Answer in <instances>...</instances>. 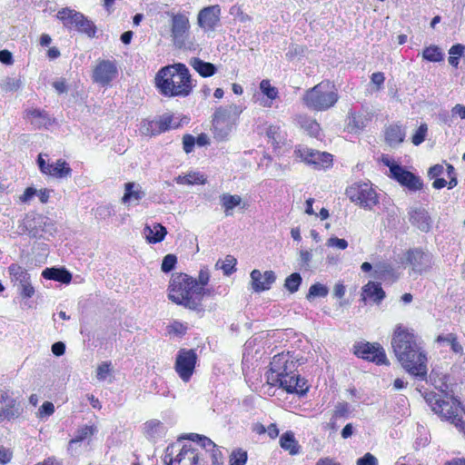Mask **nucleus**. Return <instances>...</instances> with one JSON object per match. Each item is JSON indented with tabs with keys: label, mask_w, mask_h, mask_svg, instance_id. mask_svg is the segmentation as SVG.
I'll use <instances>...</instances> for the list:
<instances>
[{
	"label": "nucleus",
	"mask_w": 465,
	"mask_h": 465,
	"mask_svg": "<svg viewBox=\"0 0 465 465\" xmlns=\"http://www.w3.org/2000/svg\"><path fill=\"white\" fill-rule=\"evenodd\" d=\"M391 347L397 360L408 372L421 380L426 377L427 358L413 332L401 324L397 325L392 335Z\"/></svg>",
	"instance_id": "1"
},
{
	"label": "nucleus",
	"mask_w": 465,
	"mask_h": 465,
	"mask_svg": "<svg viewBox=\"0 0 465 465\" xmlns=\"http://www.w3.org/2000/svg\"><path fill=\"white\" fill-rule=\"evenodd\" d=\"M155 86L164 96L186 97L192 93L194 84L186 65L177 63L163 66L157 72Z\"/></svg>",
	"instance_id": "2"
},
{
	"label": "nucleus",
	"mask_w": 465,
	"mask_h": 465,
	"mask_svg": "<svg viewBox=\"0 0 465 465\" xmlns=\"http://www.w3.org/2000/svg\"><path fill=\"white\" fill-rule=\"evenodd\" d=\"M339 95L329 81L321 82L306 91L303 95L304 104L317 111L328 110L337 103Z\"/></svg>",
	"instance_id": "3"
},
{
	"label": "nucleus",
	"mask_w": 465,
	"mask_h": 465,
	"mask_svg": "<svg viewBox=\"0 0 465 465\" xmlns=\"http://www.w3.org/2000/svg\"><path fill=\"white\" fill-rule=\"evenodd\" d=\"M242 112V108L234 104L216 108L213 116L215 139L219 141L227 139Z\"/></svg>",
	"instance_id": "4"
},
{
	"label": "nucleus",
	"mask_w": 465,
	"mask_h": 465,
	"mask_svg": "<svg viewBox=\"0 0 465 465\" xmlns=\"http://www.w3.org/2000/svg\"><path fill=\"white\" fill-rule=\"evenodd\" d=\"M423 397L434 413L450 421L465 436V421L459 417L449 401L440 399V395L434 391L425 392Z\"/></svg>",
	"instance_id": "5"
},
{
	"label": "nucleus",
	"mask_w": 465,
	"mask_h": 465,
	"mask_svg": "<svg viewBox=\"0 0 465 465\" xmlns=\"http://www.w3.org/2000/svg\"><path fill=\"white\" fill-rule=\"evenodd\" d=\"M24 231L30 238L48 240L56 232L54 223L51 219L41 214L27 215L23 223Z\"/></svg>",
	"instance_id": "6"
},
{
	"label": "nucleus",
	"mask_w": 465,
	"mask_h": 465,
	"mask_svg": "<svg viewBox=\"0 0 465 465\" xmlns=\"http://www.w3.org/2000/svg\"><path fill=\"white\" fill-rule=\"evenodd\" d=\"M192 277L186 273H174L172 275L168 287V298L174 303L185 308L186 300L190 296Z\"/></svg>",
	"instance_id": "7"
},
{
	"label": "nucleus",
	"mask_w": 465,
	"mask_h": 465,
	"mask_svg": "<svg viewBox=\"0 0 465 465\" xmlns=\"http://www.w3.org/2000/svg\"><path fill=\"white\" fill-rule=\"evenodd\" d=\"M345 194L351 202L369 210L379 203L376 192L366 183L351 184L346 189Z\"/></svg>",
	"instance_id": "8"
},
{
	"label": "nucleus",
	"mask_w": 465,
	"mask_h": 465,
	"mask_svg": "<svg viewBox=\"0 0 465 465\" xmlns=\"http://www.w3.org/2000/svg\"><path fill=\"white\" fill-rule=\"evenodd\" d=\"M8 272L12 282L17 287L19 295L23 299L32 298L35 294V288L31 283V277L28 272L17 263H12L8 267Z\"/></svg>",
	"instance_id": "9"
},
{
	"label": "nucleus",
	"mask_w": 465,
	"mask_h": 465,
	"mask_svg": "<svg viewBox=\"0 0 465 465\" xmlns=\"http://www.w3.org/2000/svg\"><path fill=\"white\" fill-rule=\"evenodd\" d=\"M198 360L193 349H180L175 359L174 369L179 377L185 382L193 376Z\"/></svg>",
	"instance_id": "10"
},
{
	"label": "nucleus",
	"mask_w": 465,
	"mask_h": 465,
	"mask_svg": "<svg viewBox=\"0 0 465 465\" xmlns=\"http://www.w3.org/2000/svg\"><path fill=\"white\" fill-rule=\"evenodd\" d=\"M354 354L377 365L390 364L383 347L378 342H358L354 345Z\"/></svg>",
	"instance_id": "11"
},
{
	"label": "nucleus",
	"mask_w": 465,
	"mask_h": 465,
	"mask_svg": "<svg viewBox=\"0 0 465 465\" xmlns=\"http://www.w3.org/2000/svg\"><path fill=\"white\" fill-rule=\"evenodd\" d=\"M169 450L170 447L166 449L164 457V462L167 465H173V462H177L178 465H203L198 450L193 448L191 444H184L175 458H173V452Z\"/></svg>",
	"instance_id": "12"
},
{
	"label": "nucleus",
	"mask_w": 465,
	"mask_h": 465,
	"mask_svg": "<svg viewBox=\"0 0 465 465\" xmlns=\"http://www.w3.org/2000/svg\"><path fill=\"white\" fill-rule=\"evenodd\" d=\"M297 157L314 169H322L330 166L332 162V155L329 153L315 151L307 147H300L294 151Z\"/></svg>",
	"instance_id": "13"
},
{
	"label": "nucleus",
	"mask_w": 465,
	"mask_h": 465,
	"mask_svg": "<svg viewBox=\"0 0 465 465\" xmlns=\"http://www.w3.org/2000/svg\"><path fill=\"white\" fill-rule=\"evenodd\" d=\"M294 367L293 361L288 353H279L273 356L270 362V372L267 373V381L270 384L276 381V379L287 375L292 368Z\"/></svg>",
	"instance_id": "14"
},
{
	"label": "nucleus",
	"mask_w": 465,
	"mask_h": 465,
	"mask_svg": "<svg viewBox=\"0 0 465 465\" xmlns=\"http://www.w3.org/2000/svg\"><path fill=\"white\" fill-rule=\"evenodd\" d=\"M118 69L115 61L100 60L92 74L93 81L102 86L109 85L117 77Z\"/></svg>",
	"instance_id": "15"
},
{
	"label": "nucleus",
	"mask_w": 465,
	"mask_h": 465,
	"mask_svg": "<svg viewBox=\"0 0 465 465\" xmlns=\"http://www.w3.org/2000/svg\"><path fill=\"white\" fill-rule=\"evenodd\" d=\"M65 27H76L77 29H96L94 23L82 13L70 8H63L57 14Z\"/></svg>",
	"instance_id": "16"
},
{
	"label": "nucleus",
	"mask_w": 465,
	"mask_h": 465,
	"mask_svg": "<svg viewBox=\"0 0 465 465\" xmlns=\"http://www.w3.org/2000/svg\"><path fill=\"white\" fill-rule=\"evenodd\" d=\"M406 261L414 272L421 274L431 267L432 254L421 248H413L406 252Z\"/></svg>",
	"instance_id": "17"
},
{
	"label": "nucleus",
	"mask_w": 465,
	"mask_h": 465,
	"mask_svg": "<svg viewBox=\"0 0 465 465\" xmlns=\"http://www.w3.org/2000/svg\"><path fill=\"white\" fill-rule=\"evenodd\" d=\"M391 178L398 182L401 186L408 188L410 191L415 192L423 188L422 180L402 165L400 167L394 166L391 170Z\"/></svg>",
	"instance_id": "18"
},
{
	"label": "nucleus",
	"mask_w": 465,
	"mask_h": 465,
	"mask_svg": "<svg viewBox=\"0 0 465 465\" xmlns=\"http://www.w3.org/2000/svg\"><path fill=\"white\" fill-rule=\"evenodd\" d=\"M408 217L411 224L422 232H429L432 228L433 220L429 212L422 207H411Z\"/></svg>",
	"instance_id": "19"
},
{
	"label": "nucleus",
	"mask_w": 465,
	"mask_h": 465,
	"mask_svg": "<svg viewBox=\"0 0 465 465\" xmlns=\"http://www.w3.org/2000/svg\"><path fill=\"white\" fill-rule=\"evenodd\" d=\"M221 8L218 5L203 8L198 14V25L202 28L213 29L220 21Z\"/></svg>",
	"instance_id": "20"
},
{
	"label": "nucleus",
	"mask_w": 465,
	"mask_h": 465,
	"mask_svg": "<svg viewBox=\"0 0 465 465\" xmlns=\"http://www.w3.org/2000/svg\"><path fill=\"white\" fill-rule=\"evenodd\" d=\"M250 276L252 281V287L256 292L269 290L272 284L276 281V275L272 271H266L264 272V281L262 280V272L257 269L252 270Z\"/></svg>",
	"instance_id": "21"
},
{
	"label": "nucleus",
	"mask_w": 465,
	"mask_h": 465,
	"mask_svg": "<svg viewBox=\"0 0 465 465\" xmlns=\"http://www.w3.org/2000/svg\"><path fill=\"white\" fill-rule=\"evenodd\" d=\"M192 290L186 300L185 308L192 311H203V298L205 296V286L197 283V280L192 277Z\"/></svg>",
	"instance_id": "22"
},
{
	"label": "nucleus",
	"mask_w": 465,
	"mask_h": 465,
	"mask_svg": "<svg viewBox=\"0 0 465 465\" xmlns=\"http://www.w3.org/2000/svg\"><path fill=\"white\" fill-rule=\"evenodd\" d=\"M385 296V292L380 282L371 281L362 287L361 299L363 301L370 299L374 303L380 304Z\"/></svg>",
	"instance_id": "23"
},
{
	"label": "nucleus",
	"mask_w": 465,
	"mask_h": 465,
	"mask_svg": "<svg viewBox=\"0 0 465 465\" xmlns=\"http://www.w3.org/2000/svg\"><path fill=\"white\" fill-rule=\"evenodd\" d=\"M166 234V228L159 223H153V225L146 223L143 228V235L149 243L155 244L161 242Z\"/></svg>",
	"instance_id": "24"
},
{
	"label": "nucleus",
	"mask_w": 465,
	"mask_h": 465,
	"mask_svg": "<svg viewBox=\"0 0 465 465\" xmlns=\"http://www.w3.org/2000/svg\"><path fill=\"white\" fill-rule=\"evenodd\" d=\"M173 45L176 48L184 50H195L196 45L190 31H172Z\"/></svg>",
	"instance_id": "25"
},
{
	"label": "nucleus",
	"mask_w": 465,
	"mask_h": 465,
	"mask_svg": "<svg viewBox=\"0 0 465 465\" xmlns=\"http://www.w3.org/2000/svg\"><path fill=\"white\" fill-rule=\"evenodd\" d=\"M42 277L46 280H54L62 283H69L72 280V273L64 267L45 268L42 272Z\"/></svg>",
	"instance_id": "26"
},
{
	"label": "nucleus",
	"mask_w": 465,
	"mask_h": 465,
	"mask_svg": "<svg viewBox=\"0 0 465 465\" xmlns=\"http://www.w3.org/2000/svg\"><path fill=\"white\" fill-rule=\"evenodd\" d=\"M189 64L202 76L210 77L216 74L217 67L215 64L205 62L199 57H193L189 61Z\"/></svg>",
	"instance_id": "27"
},
{
	"label": "nucleus",
	"mask_w": 465,
	"mask_h": 465,
	"mask_svg": "<svg viewBox=\"0 0 465 465\" xmlns=\"http://www.w3.org/2000/svg\"><path fill=\"white\" fill-rule=\"evenodd\" d=\"M405 131L401 125L391 124L385 132V141L391 147H397L405 139Z\"/></svg>",
	"instance_id": "28"
},
{
	"label": "nucleus",
	"mask_w": 465,
	"mask_h": 465,
	"mask_svg": "<svg viewBox=\"0 0 465 465\" xmlns=\"http://www.w3.org/2000/svg\"><path fill=\"white\" fill-rule=\"evenodd\" d=\"M145 196V193L141 189V186L135 183L129 182L124 184V193L122 197L124 203L134 202H139Z\"/></svg>",
	"instance_id": "29"
},
{
	"label": "nucleus",
	"mask_w": 465,
	"mask_h": 465,
	"mask_svg": "<svg viewBox=\"0 0 465 465\" xmlns=\"http://www.w3.org/2000/svg\"><path fill=\"white\" fill-rule=\"evenodd\" d=\"M47 171V174L55 178H67L72 174V168L64 160L59 159L55 163H52Z\"/></svg>",
	"instance_id": "30"
},
{
	"label": "nucleus",
	"mask_w": 465,
	"mask_h": 465,
	"mask_svg": "<svg viewBox=\"0 0 465 465\" xmlns=\"http://www.w3.org/2000/svg\"><path fill=\"white\" fill-rule=\"evenodd\" d=\"M242 203V198L239 195H232L230 193H223L220 196V203L222 207L224 209V213L226 216L232 215V210L240 205Z\"/></svg>",
	"instance_id": "31"
},
{
	"label": "nucleus",
	"mask_w": 465,
	"mask_h": 465,
	"mask_svg": "<svg viewBox=\"0 0 465 465\" xmlns=\"http://www.w3.org/2000/svg\"><path fill=\"white\" fill-rule=\"evenodd\" d=\"M22 408L20 404L15 400L10 399L5 408L0 411V422L5 419L11 420L20 416Z\"/></svg>",
	"instance_id": "32"
},
{
	"label": "nucleus",
	"mask_w": 465,
	"mask_h": 465,
	"mask_svg": "<svg viewBox=\"0 0 465 465\" xmlns=\"http://www.w3.org/2000/svg\"><path fill=\"white\" fill-rule=\"evenodd\" d=\"M96 431V427L94 426H88L85 425L84 427H81L77 430L76 435L74 439H72L68 443V451H73V446L77 445L79 442L86 440L87 438L91 437L94 434Z\"/></svg>",
	"instance_id": "33"
},
{
	"label": "nucleus",
	"mask_w": 465,
	"mask_h": 465,
	"mask_svg": "<svg viewBox=\"0 0 465 465\" xmlns=\"http://www.w3.org/2000/svg\"><path fill=\"white\" fill-rule=\"evenodd\" d=\"M280 445L283 450H288L291 455L299 453V445L292 431H286L281 436Z\"/></svg>",
	"instance_id": "34"
},
{
	"label": "nucleus",
	"mask_w": 465,
	"mask_h": 465,
	"mask_svg": "<svg viewBox=\"0 0 465 465\" xmlns=\"http://www.w3.org/2000/svg\"><path fill=\"white\" fill-rule=\"evenodd\" d=\"M175 182L179 184H204L206 179L204 175L198 172L189 173L185 175H179L175 178Z\"/></svg>",
	"instance_id": "35"
},
{
	"label": "nucleus",
	"mask_w": 465,
	"mask_h": 465,
	"mask_svg": "<svg viewBox=\"0 0 465 465\" xmlns=\"http://www.w3.org/2000/svg\"><path fill=\"white\" fill-rule=\"evenodd\" d=\"M183 439H188L192 441L197 442L203 449L206 451H210L211 450L216 449V444L210 440L208 437L204 435H200L197 433H189L182 437Z\"/></svg>",
	"instance_id": "36"
},
{
	"label": "nucleus",
	"mask_w": 465,
	"mask_h": 465,
	"mask_svg": "<svg viewBox=\"0 0 465 465\" xmlns=\"http://www.w3.org/2000/svg\"><path fill=\"white\" fill-rule=\"evenodd\" d=\"M329 293V288L320 282H315L309 288V292L306 294L308 301H312L315 298H324Z\"/></svg>",
	"instance_id": "37"
},
{
	"label": "nucleus",
	"mask_w": 465,
	"mask_h": 465,
	"mask_svg": "<svg viewBox=\"0 0 465 465\" xmlns=\"http://www.w3.org/2000/svg\"><path fill=\"white\" fill-rule=\"evenodd\" d=\"M289 390H287V393L291 394H298L299 396H304L309 391V386L307 385V380L301 377L297 374L295 378V383L293 385H289Z\"/></svg>",
	"instance_id": "38"
},
{
	"label": "nucleus",
	"mask_w": 465,
	"mask_h": 465,
	"mask_svg": "<svg viewBox=\"0 0 465 465\" xmlns=\"http://www.w3.org/2000/svg\"><path fill=\"white\" fill-rule=\"evenodd\" d=\"M422 57L429 62H440L444 59V54L437 45H430L422 52Z\"/></svg>",
	"instance_id": "39"
},
{
	"label": "nucleus",
	"mask_w": 465,
	"mask_h": 465,
	"mask_svg": "<svg viewBox=\"0 0 465 465\" xmlns=\"http://www.w3.org/2000/svg\"><path fill=\"white\" fill-rule=\"evenodd\" d=\"M302 282V278L299 272H292L290 274L284 282V287L291 292L294 293L298 292L301 284Z\"/></svg>",
	"instance_id": "40"
},
{
	"label": "nucleus",
	"mask_w": 465,
	"mask_h": 465,
	"mask_svg": "<svg viewBox=\"0 0 465 465\" xmlns=\"http://www.w3.org/2000/svg\"><path fill=\"white\" fill-rule=\"evenodd\" d=\"M437 341L441 342L445 341L448 342L450 345L451 350L455 353H461L463 349L460 343L457 340V336L454 333H449L447 335H439L437 337Z\"/></svg>",
	"instance_id": "41"
},
{
	"label": "nucleus",
	"mask_w": 465,
	"mask_h": 465,
	"mask_svg": "<svg viewBox=\"0 0 465 465\" xmlns=\"http://www.w3.org/2000/svg\"><path fill=\"white\" fill-rule=\"evenodd\" d=\"M248 460L246 450L242 449H235L232 451L229 459L230 465H245Z\"/></svg>",
	"instance_id": "42"
},
{
	"label": "nucleus",
	"mask_w": 465,
	"mask_h": 465,
	"mask_svg": "<svg viewBox=\"0 0 465 465\" xmlns=\"http://www.w3.org/2000/svg\"><path fill=\"white\" fill-rule=\"evenodd\" d=\"M440 391L444 394V396L446 398L451 400V401H452L451 406H453L454 411H457V409L460 408L465 413V409H464L462 402L460 401V399L458 397H456L454 395V392L452 390L449 391V386L447 385L446 382H443L442 385L440 386Z\"/></svg>",
	"instance_id": "43"
},
{
	"label": "nucleus",
	"mask_w": 465,
	"mask_h": 465,
	"mask_svg": "<svg viewBox=\"0 0 465 465\" xmlns=\"http://www.w3.org/2000/svg\"><path fill=\"white\" fill-rule=\"evenodd\" d=\"M157 123V131L158 134L168 131L171 128H176L178 125H172L173 116L170 114H163L160 116L158 119H155Z\"/></svg>",
	"instance_id": "44"
},
{
	"label": "nucleus",
	"mask_w": 465,
	"mask_h": 465,
	"mask_svg": "<svg viewBox=\"0 0 465 465\" xmlns=\"http://www.w3.org/2000/svg\"><path fill=\"white\" fill-rule=\"evenodd\" d=\"M394 275V270L390 264H380L376 266L373 273V277L379 280H386L387 277H392Z\"/></svg>",
	"instance_id": "45"
},
{
	"label": "nucleus",
	"mask_w": 465,
	"mask_h": 465,
	"mask_svg": "<svg viewBox=\"0 0 465 465\" xmlns=\"http://www.w3.org/2000/svg\"><path fill=\"white\" fill-rule=\"evenodd\" d=\"M292 371H290L287 375H283L282 377L276 379V381L273 382L272 386H278L279 388H282L287 392V390H289V385H293L295 383V378L297 377V374H292Z\"/></svg>",
	"instance_id": "46"
},
{
	"label": "nucleus",
	"mask_w": 465,
	"mask_h": 465,
	"mask_svg": "<svg viewBox=\"0 0 465 465\" xmlns=\"http://www.w3.org/2000/svg\"><path fill=\"white\" fill-rule=\"evenodd\" d=\"M300 124L302 128L307 130L311 135L316 136L320 131L319 124L311 118L301 117Z\"/></svg>",
	"instance_id": "47"
},
{
	"label": "nucleus",
	"mask_w": 465,
	"mask_h": 465,
	"mask_svg": "<svg viewBox=\"0 0 465 465\" xmlns=\"http://www.w3.org/2000/svg\"><path fill=\"white\" fill-rule=\"evenodd\" d=\"M260 90L271 100H274L278 96L277 88L272 86L269 80H262L260 83Z\"/></svg>",
	"instance_id": "48"
},
{
	"label": "nucleus",
	"mask_w": 465,
	"mask_h": 465,
	"mask_svg": "<svg viewBox=\"0 0 465 465\" xmlns=\"http://www.w3.org/2000/svg\"><path fill=\"white\" fill-rule=\"evenodd\" d=\"M237 263L236 259L232 255H227L223 261L221 265V270H223V274L226 276L231 275L232 272L236 271L235 265Z\"/></svg>",
	"instance_id": "49"
},
{
	"label": "nucleus",
	"mask_w": 465,
	"mask_h": 465,
	"mask_svg": "<svg viewBox=\"0 0 465 465\" xmlns=\"http://www.w3.org/2000/svg\"><path fill=\"white\" fill-rule=\"evenodd\" d=\"M141 132L144 135L155 136L158 135L157 131V123L155 120H144L142 122Z\"/></svg>",
	"instance_id": "50"
},
{
	"label": "nucleus",
	"mask_w": 465,
	"mask_h": 465,
	"mask_svg": "<svg viewBox=\"0 0 465 465\" xmlns=\"http://www.w3.org/2000/svg\"><path fill=\"white\" fill-rule=\"evenodd\" d=\"M177 263V257L173 253L165 255L163 259L161 270L162 272L168 273L172 272Z\"/></svg>",
	"instance_id": "51"
},
{
	"label": "nucleus",
	"mask_w": 465,
	"mask_h": 465,
	"mask_svg": "<svg viewBox=\"0 0 465 465\" xmlns=\"http://www.w3.org/2000/svg\"><path fill=\"white\" fill-rule=\"evenodd\" d=\"M172 21V29H188V27L190 26L188 17L183 14L173 15Z\"/></svg>",
	"instance_id": "52"
},
{
	"label": "nucleus",
	"mask_w": 465,
	"mask_h": 465,
	"mask_svg": "<svg viewBox=\"0 0 465 465\" xmlns=\"http://www.w3.org/2000/svg\"><path fill=\"white\" fill-rule=\"evenodd\" d=\"M428 127L426 124H421L411 137L414 145H420L425 141Z\"/></svg>",
	"instance_id": "53"
},
{
	"label": "nucleus",
	"mask_w": 465,
	"mask_h": 465,
	"mask_svg": "<svg viewBox=\"0 0 465 465\" xmlns=\"http://www.w3.org/2000/svg\"><path fill=\"white\" fill-rule=\"evenodd\" d=\"M161 428H163V425L157 420H151L144 424L145 432L151 437L159 433Z\"/></svg>",
	"instance_id": "54"
},
{
	"label": "nucleus",
	"mask_w": 465,
	"mask_h": 465,
	"mask_svg": "<svg viewBox=\"0 0 465 465\" xmlns=\"http://www.w3.org/2000/svg\"><path fill=\"white\" fill-rule=\"evenodd\" d=\"M349 414V404L347 402H338L335 406L332 419L347 417Z\"/></svg>",
	"instance_id": "55"
},
{
	"label": "nucleus",
	"mask_w": 465,
	"mask_h": 465,
	"mask_svg": "<svg viewBox=\"0 0 465 465\" xmlns=\"http://www.w3.org/2000/svg\"><path fill=\"white\" fill-rule=\"evenodd\" d=\"M195 144L196 142L193 135L188 134L183 137V148L186 153L193 152Z\"/></svg>",
	"instance_id": "56"
},
{
	"label": "nucleus",
	"mask_w": 465,
	"mask_h": 465,
	"mask_svg": "<svg viewBox=\"0 0 465 465\" xmlns=\"http://www.w3.org/2000/svg\"><path fill=\"white\" fill-rule=\"evenodd\" d=\"M110 371H111V363L110 362H103L97 368L96 377L98 380L104 381L106 379V377Z\"/></svg>",
	"instance_id": "57"
},
{
	"label": "nucleus",
	"mask_w": 465,
	"mask_h": 465,
	"mask_svg": "<svg viewBox=\"0 0 465 465\" xmlns=\"http://www.w3.org/2000/svg\"><path fill=\"white\" fill-rule=\"evenodd\" d=\"M21 86V80L19 78L8 77L5 79L4 88L5 91H16Z\"/></svg>",
	"instance_id": "58"
},
{
	"label": "nucleus",
	"mask_w": 465,
	"mask_h": 465,
	"mask_svg": "<svg viewBox=\"0 0 465 465\" xmlns=\"http://www.w3.org/2000/svg\"><path fill=\"white\" fill-rule=\"evenodd\" d=\"M327 245L336 247L341 250H344L348 247V242L345 239H340L338 237H331L327 241Z\"/></svg>",
	"instance_id": "59"
},
{
	"label": "nucleus",
	"mask_w": 465,
	"mask_h": 465,
	"mask_svg": "<svg viewBox=\"0 0 465 465\" xmlns=\"http://www.w3.org/2000/svg\"><path fill=\"white\" fill-rule=\"evenodd\" d=\"M356 465H378V460L368 452L357 460Z\"/></svg>",
	"instance_id": "60"
},
{
	"label": "nucleus",
	"mask_w": 465,
	"mask_h": 465,
	"mask_svg": "<svg viewBox=\"0 0 465 465\" xmlns=\"http://www.w3.org/2000/svg\"><path fill=\"white\" fill-rule=\"evenodd\" d=\"M54 412V406L51 401H45L39 409L41 418L52 415Z\"/></svg>",
	"instance_id": "61"
},
{
	"label": "nucleus",
	"mask_w": 465,
	"mask_h": 465,
	"mask_svg": "<svg viewBox=\"0 0 465 465\" xmlns=\"http://www.w3.org/2000/svg\"><path fill=\"white\" fill-rule=\"evenodd\" d=\"M197 280V283L203 286H206L210 280V272L207 267H203L200 272Z\"/></svg>",
	"instance_id": "62"
},
{
	"label": "nucleus",
	"mask_w": 465,
	"mask_h": 465,
	"mask_svg": "<svg viewBox=\"0 0 465 465\" xmlns=\"http://www.w3.org/2000/svg\"><path fill=\"white\" fill-rule=\"evenodd\" d=\"M212 465H223V454L221 450L216 448L211 450Z\"/></svg>",
	"instance_id": "63"
},
{
	"label": "nucleus",
	"mask_w": 465,
	"mask_h": 465,
	"mask_svg": "<svg viewBox=\"0 0 465 465\" xmlns=\"http://www.w3.org/2000/svg\"><path fill=\"white\" fill-rule=\"evenodd\" d=\"M444 172V167L442 164H435L430 167L428 171V176L431 179L439 177Z\"/></svg>",
	"instance_id": "64"
}]
</instances>
